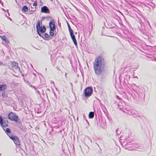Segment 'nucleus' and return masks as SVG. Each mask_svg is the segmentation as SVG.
Returning <instances> with one entry per match:
<instances>
[{
	"label": "nucleus",
	"mask_w": 156,
	"mask_h": 156,
	"mask_svg": "<svg viewBox=\"0 0 156 156\" xmlns=\"http://www.w3.org/2000/svg\"><path fill=\"white\" fill-rule=\"evenodd\" d=\"M105 61L102 56H98L95 58L93 63V67L95 74L99 76L104 72L105 67Z\"/></svg>",
	"instance_id": "1"
},
{
	"label": "nucleus",
	"mask_w": 156,
	"mask_h": 156,
	"mask_svg": "<svg viewBox=\"0 0 156 156\" xmlns=\"http://www.w3.org/2000/svg\"><path fill=\"white\" fill-rule=\"evenodd\" d=\"M49 25L50 27V34L51 36H53L54 34V30L56 28L54 20L50 21Z\"/></svg>",
	"instance_id": "2"
},
{
	"label": "nucleus",
	"mask_w": 156,
	"mask_h": 156,
	"mask_svg": "<svg viewBox=\"0 0 156 156\" xmlns=\"http://www.w3.org/2000/svg\"><path fill=\"white\" fill-rule=\"evenodd\" d=\"M8 68L12 69H18L20 72V68L18 66V64L17 62H14L10 61L9 63Z\"/></svg>",
	"instance_id": "3"
},
{
	"label": "nucleus",
	"mask_w": 156,
	"mask_h": 156,
	"mask_svg": "<svg viewBox=\"0 0 156 156\" xmlns=\"http://www.w3.org/2000/svg\"><path fill=\"white\" fill-rule=\"evenodd\" d=\"M92 88L90 87H87L84 90L85 97L86 98L90 96L93 92Z\"/></svg>",
	"instance_id": "4"
},
{
	"label": "nucleus",
	"mask_w": 156,
	"mask_h": 156,
	"mask_svg": "<svg viewBox=\"0 0 156 156\" xmlns=\"http://www.w3.org/2000/svg\"><path fill=\"white\" fill-rule=\"evenodd\" d=\"M8 119L11 120H13L16 122L18 121V116L16 114L11 112L8 115Z\"/></svg>",
	"instance_id": "5"
},
{
	"label": "nucleus",
	"mask_w": 156,
	"mask_h": 156,
	"mask_svg": "<svg viewBox=\"0 0 156 156\" xmlns=\"http://www.w3.org/2000/svg\"><path fill=\"white\" fill-rule=\"evenodd\" d=\"M41 12L46 13H49L50 11L47 6H44L41 8Z\"/></svg>",
	"instance_id": "6"
},
{
	"label": "nucleus",
	"mask_w": 156,
	"mask_h": 156,
	"mask_svg": "<svg viewBox=\"0 0 156 156\" xmlns=\"http://www.w3.org/2000/svg\"><path fill=\"white\" fill-rule=\"evenodd\" d=\"M1 126L3 128H5L7 127L8 126V122L7 121H4L2 123L0 124Z\"/></svg>",
	"instance_id": "7"
},
{
	"label": "nucleus",
	"mask_w": 156,
	"mask_h": 156,
	"mask_svg": "<svg viewBox=\"0 0 156 156\" xmlns=\"http://www.w3.org/2000/svg\"><path fill=\"white\" fill-rule=\"evenodd\" d=\"M39 29V31H40L41 33H44L45 32L46 30V28L44 26H43V27H42V26H41V27Z\"/></svg>",
	"instance_id": "8"
},
{
	"label": "nucleus",
	"mask_w": 156,
	"mask_h": 156,
	"mask_svg": "<svg viewBox=\"0 0 156 156\" xmlns=\"http://www.w3.org/2000/svg\"><path fill=\"white\" fill-rule=\"evenodd\" d=\"M15 144L17 145H20V142L18 138L16 136L13 141Z\"/></svg>",
	"instance_id": "9"
},
{
	"label": "nucleus",
	"mask_w": 156,
	"mask_h": 156,
	"mask_svg": "<svg viewBox=\"0 0 156 156\" xmlns=\"http://www.w3.org/2000/svg\"><path fill=\"white\" fill-rule=\"evenodd\" d=\"M7 88V86L5 84L0 85V90L4 91Z\"/></svg>",
	"instance_id": "10"
},
{
	"label": "nucleus",
	"mask_w": 156,
	"mask_h": 156,
	"mask_svg": "<svg viewBox=\"0 0 156 156\" xmlns=\"http://www.w3.org/2000/svg\"><path fill=\"white\" fill-rule=\"evenodd\" d=\"M21 10L22 12H26L28 10V8L27 6H24L22 9Z\"/></svg>",
	"instance_id": "11"
},
{
	"label": "nucleus",
	"mask_w": 156,
	"mask_h": 156,
	"mask_svg": "<svg viewBox=\"0 0 156 156\" xmlns=\"http://www.w3.org/2000/svg\"><path fill=\"white\" fill-rule=\"evenodd\" d=\"M4 130L6 133V134L8 135H9V133H11L10 129L9 128H7L6 129H3Z\"/></svg>",
	"instance_id": "12"
},
{
	"label": "nucleus",
	"mask_w": 156,
	"mask_h": 156,
	"mask_svg": "<svg viewBox=\"0 0 156 156\" xmlns=\"http://www.w3.org/2000/svg\"><path fill=\"white\" fill-rule=\"evenodd\" d=\"M44 37H45L44 40H48L50 39V36L47 33H45L44 35Z\"/></svg>",
	"instance_id": "13"
},
{
	"label": "nucleus",
	"mask_w": 156,
	"mask_h": 156,
	"mask_svg": "<svg viewBox=\"0 0 156 156\" xmlns=\"http://www.w3.org/2000/svg\"><path fill=\"white\" fill-rule=\"evenodd\" d=\"M94 112H90L89 115V117L90 119H92L94 118Z\"/></svg>",
	"instance_id": "14"
},
{
	"label": "nucleus",
	"mask_w": 156,
	"mask_h": 156,
	"mask_svg": "<svg viewBox=\"0 0 156 156\" xmlns=\"http://www.w3.org/2000/svg\"><path fill=\"white\" fill-rule=\"evenodd\" d=\"M41 27L40 26V21L38 20L37 24L36 25V28L37 29V31H38V30H39V28H40Z\"/></svg>",
	"instance_id": "15"
},
{
	"label": "nucleus",
	"mask_w": 156,
	"mask_h": 156,
	"mask_svg": "<svg viewBox=\"0 0 156 156\" xmlns=\"http://www.w3.org/2000/svg\"><path fill=\"white\" fill-rule=\"evenodd\" d=\"M2 40L3 41H4L6 44H7V43L9 42L8 39L6 37L5 35L3 36L2 37Z\"/></svg>",
	"instance_id": "16"
},
{
	"label": "nucleus",
	"mask_w": 156,
	"mask_h": 156,
	"mask_svg": "<svg viewBox=\"0 0 156 156\" xmlns=\"http://www.w3.org/2000/svg\"><path fill=\"white\" fill-rule=\"evenodd\" d=\"M32 9L33 8L32 7H31L30 8H29V10L31 11V13H29L30 14H32L35 11V9L32 10Z\"/></svg>",
	"instance_id": "17"
},
{
	"label": "nucleus",
	"mask_w": 156,
	"mask_h": 156,
	"mask_svg": "<svg viewBox=\"0 0 156 156\" xmlns=\"http://www.w3.org/2000/svg\"><path fill=\"white\" fill-rule=\"evenodd\" d=\"M74 44L76 46V47H77V42L76 41V38H74L73 39H72Z\"/></svg>",
	"instance_id": "18"
},
{
	"label": "nucleus",
	"mask_w": 156,
	"mask_h": 156,
	"mask_svg": "<svg viewBox=\"0 0 156 156\" xmlns=\"http://www.w3.org/2000/svg\"><path fill=\"white\" fill-rule=\"evenodd\" d=\"M2 96L3 98H6L7 96V94H6L5 92H3L2 94Z\"/></svg>",
	"instance_id": "19"
},
{
	"label": "nucleus",
	"mask_w": 156,
	"mask_h": 156,
	"mask_svg": "<svg viewBox=\"0 0 156 156\" xmlns=\"http://www.w3.org/2000/svg\"><path fill=\"white\" fill-rule=\"evenodd\" d=\"M37 33L38 35L41 37H43L44 34L43 33H41V32H39V30H38V31H37Z\"/></svg>",
	"instance_id": "20"
},
{
	"label": "nucleus",
	"mask_w": 156,
	"mask_h": 156,
	"mask_svg": "<svg viewBox=\"0 0 156 156\" xmlns=\"http://www.w3.org/2000/svg\"><path fill=\"white\" fill-rule=\"evenodd\" d=\"M68 29L70 33V34L73 33V31L71 29V28H69Z\"/></svg>",
	"instance_id": "21"
},
{
	"label": "nucleus",
	"mask_w": 156,
	"mask_h": 156,
	"mask_svg": "<svg viewBox=\"0 0 156 156\" xmlns=\"http://www.w3.org/2000/svg\"><path fill=\"white\" fill-rule=\"evenodd\" d=\"M9 136L10 137V138H11L13 141L14 140L15 138L16 137V136H10L9 135Z\"/></svg>",
	"instance_id": "22"
},
{
	"label": "nucleus",
	"mask_w": 156,
	"mask_h": 156,
	"mask_svg": "<svg viewBox=\"0 0 156 156\" xmlns=\"http://www.w3.org/2000/svg\"><path fill=\"white\" fill-rule=\"evenodd\" d=\"M70 35L71 36V38L72 39L75 38V36L74 35V34H73V33L72 34H70Z\"/></svg>",
	"instance_id": "23"
},
{
	"label": "nucleus",
	"mask_w": 156,
	"mask_h": 156,
	"mask_svg": "<svg viewBox=\"0 0 156 156\" xmlns=\"http://www.w3.org/2000/svg\"><path fill=\"white\" fill-rule=\"evenodd\" d=\"M4 120H3L2 118L0 116V124L2 123L3 122Z\"/></svg>",
	"instance_id": "24"
},
{
	"label": "nucleus",
	"mask_w": 156,
	"mask_h": 156,
	"mask_svg": "<svg viewBox=\"0 0 156 156\" xmlns=\"http://www.w3.org/2000/svg\"><path fill=\"white\" fill-rule=\"evenodd\" d=\"M140 23L141 24V27H140V28H140V30L141 31H143L144 29H144L142 27L141 23Z\"/></svg>",
	"instance_id": "25"
},
{
	"label": "nucleus",
	"mask_w": 156,
	"mask_h": 156,
	"mask_svg": "<svg viewBox=\"0 0 156 156\" xmlns=\"http://www.w3.org/2000/svg\"><path fill=\"white\" fill-rule=\"evenodd\" d=\"M95 144L97 145H98V147H99L100 148V151H99V153H101V148L100 147H99V145L97 144V142H96L95 143Z\"/></svg>",
	"instance_id": "26"
},
{
	"label": "nucleus",
	"mask_w": 156,
	"mask_h": 156,
	"mask_svg": "<svg viewBox=\"0 0 156 156\" xmlns=\"http://www.w3.org/2000/svg\"><path fill=\"white\" fill-rule=\"evenodd\" d=\"M37 3L36 2H34L33 4V6H36L37 5Z\"/></svg>",
	"instance_id": "27"
},
{
	"label": "nucleus",
	"mask_w": 156,
	"mask_h": 156,
	"mask_svg": "<svg viewBox=\"0 0 156 156\" xmlns=\"http://www.w3.org/2000/svg\"><path fill=\"white\" fill-rule=\"evenodd\" d=\"M29 83V85L31 87H33V85H32L30 83Z\"/></svg>",
	"instance_id": "28"
},
{
	"label": "nucleus",
	"mask_w": 156,
	"mask_h": 156,
	"mask_svg": "<svg viewBox=\"0 0 156 156\" xmlns=\"http://www.w3.org/2000/svg\"><path fill=\"white\" fill-rule=\"evenodd\" d=\"M67 25H68V29L69 28H71L70 27V25H69V24L68 23H67Z\"/></svg>",
	"instance_id": "29"
},
{
	"label": "nucleus",
	"mask_w": 156,
	"mask_h": 156,
	"mask_svg": "<svg viewBox=\"0 0 156 156\" xmlns=\"http://www.w3.org/2000/svg\"><path fill=\"white\" fill-rule=\"evenodd\" d=\"M37 113H40L41 112V111H39L38 110L37 111Z\"/></svg>",
	"instance_id": "30"
},
{
	"label": "nucleus",
	"mask_w": 156,
	"mask_h": 156,
	"mask_svg": "<svg viewBox=\"0 0 156 156\" xmlns=\"http://www.w3.org/2000/svg\"><path fill=\"white\" fill-rule=\"evenodd\" d=\"M32 88H34L36 90H37L36 88V87H34V86H33V87H32Z\"/></svg>",
	"instance_id": "31"
},
{
	"label": "nucleus",
	"mask_w": 156,
	"mask_h": 156,
	"mask_svg": "<svg viewBox=\"0 0 156 156\" xmlns=\"http://www.w3.org/2000/svg\"><path fill=\"white\" fill-rule=\"evenodd\" d=\"M51 83L54 84V82L53 81H51Z\"/></svg>",
	"instance_id": "32"
},
{
	"label": "nucleus",
	"mask_w": 156,
	"mask_h": 156,
	"mask_svg": "<svg viewBox=\"0 0 156 156\" xmlns=\"http://www.w3.org/2000/svg\"><path fill=\"white\" fill-rule=\"evenodd\" d=\"M37 90V92H38L39 94H40V92H39V91L38 90Z\"/></svg>",
	"instance_id": "33"
},
{
	"label": "nucleus",
	"mask_w": 156,
	"mask_h": 156,
	"mask_svg": "<svg viewBox=\"0 0 156 156\" xmlns=\"http://www.w3.org/2000/svg\"><path fill=\"white\" fill-rule=\"evenodd\" d=\"M149 26L151 28V26L150 25V24H148Z\"/></svg>",
	"instance_id": "34"
},
{
	"label": "nucleus",
	"mask_w": 156,
	"mask_h": 156,
	"mask_svg": "<svg viewBox=\"0 0 156 156\" xmlns=\"http://www.w3.org/2000/svg\"><path fill=\"white\" fill-rule=\"evenodd\" d=\"M57 68V69H58V70H60V69H59L58 68V67H57V68Z\"/></svg>",
	"instance_id": "35"
},
{
	"label": "nucleus",
	"mask_w": 156,
	"mask_h": 156,
	"mask_svg": "<svg viewBox=\"0 0 156 156\" xmlns=\"http://www.w3.org/2000/svg\"><path fill=\"white\" fill-rule=\"evenodd\" d=\"M86 121L87 122V123L89 124V122H88V121H87V119H86Z\"/></svg>",
	"instance_id": "36"
},
{
	"label": "nucleus",
	"mask_w": 156,
	"mask_h": 156,
	"mask_svg": "<svg viewBox=\"0 0 156 156\" xmlns=\"http://www.w3.org/2000/svg\"><path fill=\"white\" fill-rule=\"evenodd\" d=\"M36 7H35V8H33L32 10H34V9H36Z\"/></svg>",
	"instance_id": "37"
},
{
	"label": "nucleus",
	"mask_w": 156,
	"mask_h": 156,
	"mask_svg": "<svg viewBox=\"0 0 156 156\" xmlns=\"http://www.w3.org/2000/svg\"><path fill=\"white\" fill-rule=\"evenodd\" d=\"M147 23H148V24H150V23H149V21H147Z\"/></svg>",
	"instance_id": "38"
},
{
	"label": "nucleus",
	"mask_w": 156,
	"mask_h": 156,
	"mask_svg": "<svg viewBox=\"0 0 156 156\" xmlns=\"http://www.w3.org/2000/svg\"><path fill=\"white\" fill-rule=\"evenodd\" d=\"M135 78H137V76H136V77H135Z\"/></svg>",
	"instance_id": "39"
},
{
	"label": "nucleus",
	"mask_w": 156,
	"mask_h": 156,
	"mask_svg": "<svg viewBox=\"0 0 156 156\" xmlns=\"http://www.w3.org/2000/svg\"><path fill=\"white\" fill-rule=\"evenodd\" d=\"M20 123V122H18V123Z\"/></svg>",
	"instance_id": "40"
},
{
	"label": "nucleus",
	"mask_w": 156,
	"mask_h": 156,
	"mask_svg": "<svg viewBox=\"0 0 156 156\" xmlns=\"http://www.w3.org/2000/svg\"><path fill=\"white\" fill-rule=\"evenodd\" d=\"M66 73H65V76H66Z\"/></svg>",
	"instance_id": "41"
},
{
	"label": "nucleus",
	"mask_w": 156,
	"mask_h": 156,
	"mask_svg": "<svg viewBox=\"0 0 156 156\" xmlns=\"http://www.w3.org/2000/svg\"><path fill=\"white\" fill-rule=\"evenodd\" d=\"M76 33H77V32H76L75 33V34H76Z\"/></svg>",
	"instance_id": "42"
},
{
	"label": "nucleus",
	"mask_w": 156,
	"mask_h": 156,
	"mask_svg": "<svg viewBox=\"0 0 156 156\" xmlns=\"http://www.w3.org/2000/svg\"><path fill=\"white\" fill-rule=\"evenodd\" d=\"M83 117H85L84 115H83Z\"/></svg>",
	"instance_id": "43"
},
{
	"label": "nucleus",
	"mask_w": 156,
	"mask_h": 156,
	"mask_svg": "<svg viewBox=\"0 0 156 156\" xmlns=\"http://www.w3.org/2000/svg\"><path fill=\"white\" fill-rule=\"evenodd\" d=\"M23 75V76H24V74H23V75Z\"/></svg>",
	"instance_id": "44"
}]
</instances>
